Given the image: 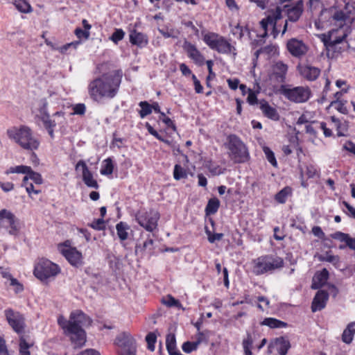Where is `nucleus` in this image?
I'll return each mask as SVG.
<instances>
[{
    "mask_svg": "<svg viewBox=\"0 0 355 355\" xmlns=\"http://www.w3.org/2000/svg\"><path fill=\"white\" fill-rule=\"evenodd\" d=\"M321 261H327L329 263H336L338 262L339 258L331 254H327L326 255H321L319 257Z\"/></svg>",
    "mask_w": 355,
    "mask_h": 355,
    "instance_id": "55",
    "label": "nucleus"
},
{
    "mask_svg": "<svg viewBox=\"0 0 355 355\" xmlns=\"http://www.w3.org/2000/svg\"><path fill=\"white\" fill-rule=\"evenodd\" d=\"M205 167L209 170L212 175H219L224 173L225 169L222 168L219 165L216 164L211 160L205 162Z\"/></svg>",
    "mask_w": 355,
    "mask_h": 355,
    "instance_id": "33",
    "label": "nucleus"
},
{
    "mask_svg": "<svg viewBox=\"0 0 355 355\" xmlns=\"http://www.w3.org/2000/svg\"><path fill=\"white\" fill-rule=\"evenodd\" d=\"M23 185L26 187V190L29 194L31 198H33L34 195H38L41 193L40 189H37L35 187L33 182H29L28 181V177L25 176L23 180Z\"/></svg>",
    "mask_w": 355,
    "mask_h": 355,
    "instance_id": "35",
    "label": "nucleus"
},
{
    "mask_svg": "<svg viewBox=\"0 0 355 355\" xmlns=\"http://www.w3.org/2000/svg\"><path fill=\"white\" fill-rule=\"evenodd\" d=\"M329 299V294L327 291L323 290L318 291L312 302L311 311L316 312L323 309Z\"/></svg>",
    "mask_w": 355,
    "mask_h": 355,
    "instance_id": "20",
    "label": "nucleus"
},
{
    "mask_svg": "<svg viewBox=\"0 0 355 355\" xmlns=\"http://www.w3.org/2000/svg\"><path fill=\"white\" fill-rule=\"evenodd\" d=\"M7 135L25 150H35L40 146L39 140L33 136L31 128L25 125L8 129Z\"/></svg>",
    "mask_w": 355,
    "mask_h": 355,
    "instance_id": "4",
    "label": "nucleus"
},
{
    "mask_svg": "<svg viewBox=\"0 0 355 355\" xmlns=\"http://www.w3.org/2000/svg\"><path fill=\"white\" fill-rule=\"evenodd\" d=\"M19 345L20 355H30L29 348L32 345L28 344L23 337L20 338Z\"/></svg>",
    "mask_w": 355,
    "mask_h": 355,
    "instance_id": "43",
    "label": "nucleus"
},
{
    "mask_svg": "<svg viewBox=\"0 0 355 355\" xmlns=\"http://www.w3.org/2000/svg\"><path fill=\"white\" fill-rule=\"evenodd\" d=\"M80 44V41L72 42H70V43L63 45L62 46L60 47L58 49V50L60 53H64L67 51V50L69 48L73 47V49H76Z\"/></svg>",
    "mask_w": 355,
    "mask_h": 355,
    "instance_id": "53",
    "label": "nucleus"
},
{
    "mask_svg": "<svg viewBox=\"0 0 355 355\" xmlns=\"http://www.w3.org/2000/svg\"><path fill=\"white\" fill-rule=\"evenodd\" d=\"M122 77L123 72L119 69L103 73L96 78L88 85L90 98L96 102L114 98L118 94Z\"/></svg>",
    "mask_w": 355,
    "mask_h": 355,
    "instance_id": "1",
    "label": "nucleus"
},
{
    "mask_svg": "<svg viewBox=\"0 0 355 355\" xmlns=\"http://www.w3.org/2000/svg\"><path fill=\"white\" fill-rule=\"evenodd\" d=\"M124 36L125 32L121 28H117L110 37V40L112 41L114 44H117L119 42L123 39Z\"/></svg>",
    "mask_w": 355,
    "mask_h": 355,
    "instance_id": "46",
    "label": "nucleus"
},
{
    "mask_svg": "<svg viewBox=\"0 0 355 355\" xmlns=\"http://www.w3.org/2000/svg\"><path fill=\"white\" fill-rule=\"evenodd\" d=\"M331 105H336V108L338 112L342 114H346L348 112L347 107L345 105V103L342 101H333L331 102Z\"/></svg>",
    "mask_w": 355,
    "mask_h": 355,
    "instance_id": "58",
    "label": "nucleus"
},
{
    "mask_svg": "<svg viewBox=\"0 0 355 355\" xmlns=\"http://www.w3.org/2000/svg\"><path fill=\"white\" fill-rule=\"evenodd\" d=\"M0 355H9L6 341L0 337Z\"/></svg>",
    "mask_w": 355,
    "mask_h": 355,
    "instance_id": "63",
    "label": "nucleus"
},
{
    "mask_svg": "<svg viewBox=\"0 0 355 355\" xmlns=\"http://www.w3.org/2000/svg\"><path fill=\"white\" fill-rule=\"evenodd\" d=\"M31 166L19 165V166L10 167L6 171V174L8 175L10 173H22V174H26V175H27L28 172H31Z\"/></svg>",
    "mask_w": 355,
    "mask_h": 355,
    "instance_id": "37",
    "label": "nucleus"
},
{
    "mask_svg": "<svg viewBox=\"0 0 355 355\" xmlns=\"http://www.w3.org/2000/svg\"><path fill=\"white\" fill-rule=\"evenodd\" d=\"M86 107L83 103H78L73 106V111L74 114L83 115L85 114Z\"/></svg>",
    "mask_w": 355,
    "mask_h": 355,
    "instance_id": "57",
    "label": "nucleus"
},
{
    "mask_svg": "<svg viewBox=\"0 0 355 355\" xmlns=\"http://www.w3.org/2000/svg\"><path fill=\"white\" fill-rule=\"evenodd\" d=\"M129 226L123 222H120L116 225L117 235L121 241H125L128 237V230Z\"/></svg>",
    "mask_w": 355,
    "mask_h": 355,
    "instance_id": "31",
    "label": "nucleus"
},
{
    "mask_svg": "<svg viewBox=\"0 0 355 355\" xmlns=\"http://www.w3.org/2000/svg\"><path fill=\"white\" fill-rule=\"evenodd\" d=\"M116 344L123 347L121 355H135L136 348L134 340L126 333L117 336Z\"/></svg>",
    "mask_w": 355,
    "mask_h": 355,
    "instance_id": "14",
    "label": "nucleus"
},
{
    "mask_svg": "<svg viewBox=\"0 0 355 355\" xmlns=\"http://www.w3.org/2000/svg\"><path fill=\"white\" fill-rule=\"evenodd\" d=\"M331 121L335 123V125L337 126V131H338V136L341 137L345 135V132L348 129V123L347 121H344L343 123H341L338 119H336L335 116L331 117Z\"/></svg>",
    "mask_w": 355,
    "mask_h": 355,
    "instance_id": "38",
    "label": "nucleus"
},
{
    "mask_svg": "<svg viewBox=\"0 0 355 355\" xmlns=\"http://www.w3.org/2000/svg\"><path fill=\"white\" fill-rule=\"evenodd\" d=\"M157 340V336L153 332L148 333L146 336V341L148 345V349L150 351L155 350V343Z\"/></svg>",
    "mask_w": 355,
    "mask_h": 355,
    "instance_id": "48",
    "label": "nucleus"
},
{
    "mask_svg": "<svg viewBox=\"0 0 355 355\" xmlns=\"http://www.w3.org/2000/svg\"><path fill=\"white\" fill-rule=\"evenodd\" d=\"M89 225L96 230H103L105 227V220L103 218H98L94 220Z\"/></svg>",
    "mask_w": 355,
    "mask_h": 355,
    "instance_id": "52",
    "label": "nucleus"
},
{
    "mask_svg": "<svg viewBox=\"0 0 355 355\" xmlns=\"http://www.w3.org/2000/svg\"><path fill=\"white\" fill-rule=\"evenodd\" d=\"M355 334V322L349 323L342 334V340L346 344H350Z\"/></svg>",
    "mask_w": 355,
    "mask_h": 355,
    "instance_id": "29",
    "label": "nucleus"
},
{
    "mask_svg": "<svg viewBox=\"0 0 355 355\" xmlns=\"http://www.w3.org/2000/svg\"><path fill=\"white\" fill-rule=\"evenodd\" d=\"M288 20L291 22H297L301 17L304 11V1L299 0L295 3L284 6Z\"/></svg>",
    "mask_w": 355,
    "mask_h": 355,
    "instance_id": "16",
    "label": "nucleus"
},
{
    "mask_svg": "<svg viewBox=\"0 0 355 355\" xmlns=\"http://www.w3.org/2000/svg\"><path fill=\"white\" fill-rule=\"evenodd\" d=\"M329 272L326 268L322 269L320 272L316 273L313 278L311 288L318 289L321 288L327 281Z\"/></svg>",
    "mask_w": 355,
    "mask_h": 355,
    "instance_id": "25",
    "label": "nucleus"
},
{
    "mask_svg": "<svg viewBox=\"0 0 355 355\" xmlns=\"http://www.w3.org/2000/svg\"><path fill=\"white\" fill-rule=\"evenodd\" d=\"M206 233L208 235V241L213 243L216 241H220L223 237V234L222 233H216L214 234H211V232L208 230H206Z\"/></svg>",
    "mask_w": 355,
    "mask_h": 355,
    "instance_id": "56",
    "label": "nucleus"
},
{
    "mask_svg": "<svg viewBox=\"0 0 355 355\" xmlns=\"http://www.w3.org/2000/svg\"><path fill=\"white\" fill-rule=\"evenodd\" d=\"M225 146L227 149L229 158L234 163L241 164L248 161L250 155L248 148L236 135H230L227 137Z\"/></svg>",
    "mask_w": 355,
    "mask_h": 355,
    "instance_id": "5",
    "label": "nucleus"
},
{
    "mask_svg": "<svg viewBox=\"0 0 355 355\" xmlns=\"http://www.w3.org/2000/svg\"><path fill=\"white\" fill-rule=\"evenodd\" d=\"M162 302L168 307L175 306L177 307L178 309H181L182 310L184 309L182 307L181 303L171 295H168L166 297L163 298L162 300Z\"/></svg>",
    "mask_w": 355,
    "mask_h": 355,
    "instance_id": "36",
    "label": "nucleus"
},
{
    "mask_svg": "<svg viewBox=\"0 0 355 355\" xmlns=\"http://www.w3.org/2000/svg\"><path fill=\"white\" fill-rule=\"evenodd\" d=\"M38 106L39 116L41 119H44L45 116H49L47 112L48 103L46 99H41L38 103Z\"/></svg>",
    "mask_w": 355,
    "mask_h": 355,
    "instance_id": "40",
    "label": "nucleus"
},
{
    "mask_svg": "<svg viewBox=\"0 0 355 355\" xmlns=\"http://www.w3.org/2000/svg\"><path fill=\"white\" fill-rule=\"evenodd\" d=\"M80 167L82 168L83 171V180L84 183L91 188L98 189V184L97 181L93 178V175L89 170L87 166L83 160H80L76 165V170H78Z\"/></svg>",
    "mask_w": 355,
    "mask_h": 355,
    "instance_id": "18",
    "label": "nucleus"
},
{
    "mask_svg": "<svg viewBox=\"0 0 355 355\" xmlns=\"http://www.w3.org/2000/svg\"><path fill=\"white\" fill-rule=\"evenodd\" d=\"M280 93L290 101L296 103L306 102L311 96V92L308 87H293L282 85L279 89Z\"/></svg>",
    "mask_w": 355,
    "mask_h": 355,
    "instance_id": "8",
    "label": "nucleus"
},
{
    "mask_svg": "<svg viewBox=\"0 0 355 355\" xmlns=\"http://www.w3.org/2000/svg\"><path fill=\"white\" fill-rule=\"evenodd\" d=\"M159 214L157 211H139L135 215L137 223L148 232H152L157 227Z\"/></svg>",
    "mask_w": 355,
    "mask_h": 355,
    "instance_id": "12",
    "label": "nucleus"
},
{
    "mask_svg": "<svg viewBox=\"0 0 355 355\" xmlns=\"http://www.w3.org/2000/svg\"><path fill=\"white\" fill-rule=\"evenodd\" d=\"M318 173L316 167L313 165L306 166V174L309 178H313Z\"/></svg>",
    "mask_w": 355,
    "mask_h": 355,
    "instance_id": "60",
    "label": "nucleus"
},
{
    "mask_svg": "<svg viewBox=\"0 0 355 355\" xmlns=\"http://www.w3.org/2000/svg\"><path fill=\"white\" fill-rule=\"evenodd\" d=\"M274 75L279 83H284L288 71V66L281 61L277 62L273 67Z\"/></svg>",
    "mask_w": 355,
    "mask_h": 355,
    "instance_id": "26",
    "label": "nucleus"
},
{
    "mask_svg": "<svg viewBox=\"0 0 355 355\" xmlns=\"http://www.w3.org/2000/svg\"><path fill=\"white\" fill-rule=\"evenodd\" d=\"M343 205L346 207L347 209V215L352 218H354L355 219V208L353 207L351 205H349L347 202L343 201Z\"/></svg>",
    "mask_w": 355,
    "mask_h": 355,
    "instance_id": "62",
    "label": "nucleus"
},
{
    "mask_svg": "<svg viewBox=\"0 0 355 355\" xmlns=\"http://www.w3.org/2000/svg\"><path fill=\"white\" fill-rule=\"evenodd\" d=\"M166 344L168 352L170 355H183L176 350V340L175 334H169L167 335Z\"/></svg>",
    "mask_w": 355,
    "mask_h": 355,
    "instance_id": "28",
    "label": "nucleus"
},
{
    "mask_svg": "<svg viewBox=\"0 0 355 355\" xmlns=\"http://www.w3.org/2000/svg\"><path fill=\"white\" fill-rule=\"evenodd\" d=\"M282 17L281 8L277 6L275 10H270L268 16L260 21L261 26L264 31L261 37L264 38L268 36L267 28L268 25H270L272 26V35L275 39L277 38L280 32V30L278 28L277 21L281 19Z\"/></svg>",
    "mask_w": 355,
    "mask_h": 355,
    "instance_id": "11",
    "label": "nucleus"
},
{
    "mask_svg": "<svg viewBox=\"0 0 355 355\" xmlns=\"http://www.w3.org/2000/svg\"><path fill=\"white\" fill-rule=\"evenodd\" d=\"M26 176L28 177V180H32L35 184H41L42 183V178L41 175L38 173L34 172L32 169L31 172H28Z\"/></svg>",
    "mask_w": 355,
    "mask_h": 355,
    "instance_id": "50",
    "label": "nucleus"
},
{
    "mask_svg": "<svg viewBox=\"0 0 355 355\" xmlns=\"http://www.w3.org/2000/svg\"><path fill=\"white\" fill-rule=\"evenodd\" d=\"M187 176L186 171L179 164H175L173 171V177L175 180H179L186 178Z\"/></svg>",
    "mask_w": 355,
    "mask_h": 355,
    "instance_id": "45",
    "label": "nucleus"
},
{
    "mask_svg": "<svg viewBox=\"0 0 355 355\" xmlns=\"http://www.w3.org/2000/svg\"><path fill=\"white\" fill-rule=\"evenodd\" d=\"M200 340L197 342H189L187 341L182 345V350L186 353H191V352L196 350L200 344Z\"/></svg>",
    "mask_w": 355,
    "mask_h": 355,
    "instance_id": "49",
    "label": "nucleus"
},
{
    "mask_svg": "<svg viewBox=\"0 0 355 355\" xmlns=\"http://www.w3.org/2000/svg\"><path fill=\"white\" fill-rule=\"evenodd\" d=\"M259 108L264 116L272 121L279 120V114L277 110L275 107L270 106L266 101L261 100L259 101Z\"/></svg>",
    "mask_w": 355,
    "mask_h": 355,
    "instance_id": "23",
    "label": "nucleus"
},
{
    "mask_svg": "<svg viewBox=\"0 0 355 355\" xmlns=\"http://www.w3.org/2000/svg\"><path fill=\"white\" fill-rule=\"evenodd\" d=\"M5 315L8 324L16 332L20 333L23 331L24 327V318L21 314L9 309L5 311Z\"/></svg>",
    "mask_w": 355,
    "mask_h": 355,
    "instance_id": "15",
    "label": "nucleus"
},
{
    "mask_svg": "<svg viewBox=\"0 0 355 355\" xmlns=\"http://www.w3.org/2000/svg\"><path fill=\"white\" fill-rule=\"evenodd\" d=\"M12 3L22 13H30L33 11L31 6L26 0H12Z\"/></svg>",
    "mask_w": 355,
    "mask_h": 355,
    "instance_id": "30",
    "label": "nucleus"
},
{
    "mask_svg": "<svg viewBox=\"0 0 355 355\" xmlns=\"http://www.w3.org/2000/svg\"><path fill=\"white\" fill-rule=\"evenodd\" d=\"M44 123L45 128L47 130L49 135L51 138L54 137L53 128L55 126V122L49 119V116H45L41 119Z\"/></svg>",
    "mask_w": 355,
    "mask_h": 355,
    "instance_id": "41",
    "label": "nucleus"
},
{
    "mask_svg": "<svg viewBox=\"0 0 355 355\" xmlns=\"http://www.w3.org/2000/svg\"><path fill=\"white\" fill-rule=\"evenodd\" d=\"M74 33H75L76 36L80 40L82 38L87 40L90 36L89 31L83 30L80 28H76L74 31Z\"/></svg>",
    "mask_w": 355,
    "mask_h": 355,
    "instance_id": "54",
    "label": "nucleus"
},
{
    "mask_svg": "<svg viewBox=\"0 0 355 355\" xmlns=\"http://www.w3.org/2000/svg\"><path fill=\"white\" fill-rule=\"evenodd\" d=\"M183 48L186 51L188 56L192 59L196 64L198 65L203 64L205 58L195 45L186 41L184 43Z\"/></svg>",
    "mask_w": 355,
    "mask_h": 355,
    "instance_id": "21",
    "label": "nucleus"
},
{
    "mask_svg": "<svg viewBox=\"0 0 355 355\" xmlns=\"http://www.w3.org/2000/svg\"><path fill=\"white\" fill-rule=\"evenodd\" d=\"M261 49L263 54L266 55L268 57L273 56L277 52V46L273 44L267 45Z\"/></svg>",
    "mask_w": 355,
    "mask_h": 355,
    "instance_id": "51",
    "label": "nucleus"
},
{
    "mask_svg": "<svg viewBox=\"0 0 355 355\" xmlns=\"http://www.w3.org/2000/svg\"><path fill=\"white\" fill-rule=\"evenodd\" d=\"M92 322L86 314L79 310L71 312L68 320L62 315L58 318V324L64 334L70 338L75 347H81L85 345L86 332L83 327L89 326Z\"/></svg>",
    "mask_w": 355,
    "mask_h": 355,
    "instance_id": "2",
    "label": "nucleus"
},
{
    "mask_svg": "<svg viewBox=\"0 0 355 355\" xmlns=\"http://www.w3.org/2000/svg\"><path fill=\"white\" fill-rule=\"evenodd\" d=\"M263 150L265 153V155L268 159V161L273 166H277V160L275 159V155H274V153L270 150V148L269 147H267V146H264L263 148Z\"/></svg>",
    "mask_w": 355,
    "mask_h": 355,
    "instance_id": "47",
    "label": "nucleus"
},
{
    "mask_svg": "<svg viewBox=\"0 0 355 355\" xmlns=\"http://www.w3.org/2000/svg\"><path fill=\"white\" fill-rule=\"evenodd\" d=\"M291 192L288 187H285L275 195V200L279 203H284L286 198Z\"/></svg>",
    "mask_w": 355,
    "mask_h": 355,
    "instance_id": "44",
    "label": "nucleus"
},
{
    "mask_svg": "<svg viewBox=\"0 0 355 355\" xmlns=\"http://www.w3.org/2000/svg\"><path fill=\"white\" fill-rule=\"evenodd\" d=\"M284 266V261L280 257L274 258L271 256H261L253 260L252 272L256 275L271 272Z\"/></svg>",
    "mask_w": 355,
    "mask_h": 355,
    "instance_id": "7",
    "label": "nucleus"
},
{
    "mask_svg": "<svg viewBox=\"0 0 355 355\" xmlns=\"http://www.w3.org/2000/svg\"><path fill=\"white\" fill-rule=\"evenodd\" d=\"M158 31L164 38L177 37V35L175 34V31L173 29H171L170 31H165L164 29L159 28Z\"/></svg>",
    "mask_w": 355,
    "mask_h": 355,
    "instance_id": "59",
    "label": "nucleus"
},
{
    "mask_svg": "<svg viewBox=\"0 0 355 355\" xmlns=\"http://www.w3.org/2000/svg\"><path fill=\"white\" fill-rule=\"evenodd\" d=\"M271 347H275L279 355H286L291 347V344L289 340L284 337H279L275 338L268 347L270 348Z\"/></svg>",
    "mask_w": 355,
    "mask_h": 355,
    "instance_id": "24",
    "label": "nucleus"
},
{
    "mask_svg": "<svg viewBox=\"0 0 355 355\" xmlns=\"http://www.w3.org/2000/svg\"><path fill=\"white\" fill-rule=\"evenodd\" d=\"M139 105L141 107V110L139 111L141 118H144L151 114L152 106L147 101H141Z\"/></svg>",
    "mask_w": 355,
    "mask_h": 355,
    "instance_id": "42",
    "label": "nucleus"
},
{
    "mask_svg": "<svg viewBox=\"0 0 355 355\" xmlns=\"http://www.w3.org/2000/svg\"><path fill=\"white\" fill-rule=\"evenodd\" d=\"M220 201L216 198H211L206 206L205 211L207 214H214L218 209Z\"/></svg>",
    "mask_w": 355,
    "mask_h": 355,
    "instance_id": "32",
    "label": "nucleus"
},
{
    "mask_svg": "<svg viewBox=\"0 0 355 355\" xmlns=\"http://www.w3.org/2000/svg\"><path fill=\"white\" fill-rule=\"evenodd\" d=\"M344 242L346 243V245L349 247V249L353 250H355V239L350 237L349 235L347 234Z\"/></svg>",
    "mask_w": 355,
    "mask_h": 355,
    "instance_id": "64",
    "label": "nucleus"
},
{
    "mask_svg": "<svg viewBox=\"0 0 355 355\" xmlns=\"http://www.w3.org/2000/svg\"><path fill=\"white\" fill-rule=\"evenodd\" d=\"M114 165L112 159L110 157L105 159L103 161L102 168L101 169V173L102 175H108L113 173Z\"/></svg>",
    "mask_w": 355,
    "mask_h": 355,
    "instance_id": "39",
    "label": "nucleus"
},
{
    "mask_svg": "<svg viewBox=\"0 0 355 355\" xmlns=\"http://www.w3.org/2000/svg\"><path fill=\"white\" fill-rule=\"evenodd\" d=\"M129 40L132 44L136 45L139 48L146 46L148 43V36L143 33L138 32L135 29L130 31Z\"/></svg>",
    "mask_w": 355,
    "mask_h": 355,
    "instance_id": "22",
    "label": "nucleus"
},
{
    "mask_svg": "<svg viewBox=\"0 0 355 355\" xmlns=\"http://www.w3.org/2000/svg\"><path fill=\"white\" fill-rule=\"evenodd\" d=\"M205 44L212 50L222 54L232 53L236 55V50L224 37L214 33H209L203 38Z\"/></svg>",
    "mask_w": 355,
    "mask_h": 355,
    "instance_id": "6",
    "label": "nucleus"
},
{
    "mask_svg": "<svg viewBox=\"0 0 355 355\" xmlns=\"http://www.w3.org/2000/svg\"><path fill=\"white\" fill-rule=\"evenodd\" d=\"M261 324L263 325L268 326L270 328H282L286 326V324L284 322L272 318L264 319Z\"/></svg>",
    "mask_w": 355,
    "mask_h": 355,
    "instance_id": "34",
    "label": "nucleus"
},
{
    "mask_svg": "<svg viewBox=\"0 0 355 355\" xmlns=\"http://www.w3.org/2000/svg\"><path fill=\"white\" fill-rule=\"evenodd\" d=\"M286 46L289 53L297 58L302 57L308 51L307 46L302 40L296 38L289 40Z\"/></svg>",
    "mask_w": 355,
    "mask_h": 355,
    "instance_id": "17",
    "label": "nucleus"
},
{
    "mask_svg": "<svg viewBox=\"0 0 355 355\" xmlns=\"http://www.w3.org/2000/svg\"><path fill=\"white\" fill-rule=\"evenodd\" d=\"M60 272L58 265L48 259H40L35 266L34 275L39 279L44 281L55 277Z\"/></svg>",
    "mask_w": 355,
    "mask_h": 355,
    "instance_id": "10",
    "label": "nucleus"
},
{
    "mask_svg": "<svg viewBox=\"0 0 355 355\" xmlns=\"http://www.w3.org/2000/svg\"><path fill=\"white\" fill-rule=\"evenodd\" d=\"M192 79L193 80L196 92L197 94L202 93V90H203V87L201 85L200 82L198 80V78H196V76L194 74L192 75Z\"/></svg>",
    "mask_w": 355,
    "mask_h": 355,
    "instance_id": "61",
    "label": "nucleus"
},
{
    "mask_svg": "<svg viewBox=\"0 0 355 355\" xmlns=\"http://www.w3.org/2000/svg\"><path fill=\"white\" fill-rule=\"evenodd\" d=\"M297 69L301 76L309 81L316 80L320 74V69L311 64H300Z\"/></svg>",
    "mask_w": 355,
    "mask_h": 355,
    "instance_id": "19",
    "label": "nucleus"
},
{
    "mask_svg": "<svg viewBox=\"0 0 355 355\" xmlns=\"http://www.w3.org/2000/svg\"><path fill=\"white\" fill-rule=\"evenodd\" d=\"M351 31L350 26H341L332 28L327 35H322V41L326 47L329 58H336L347 49L348 44L345 39Z\"/></svg>",
    "mask_w": 355,
    "mask_h": 355,
    "instance_id": "3",
    "label": "nucleus"
},
{
    "mask_svg": "<svg viewBox=\"0 0 355 355\" xmlns=\"http://www.w3.org/2000/svg\"><path fill=\"white\" fill-rule=\"evenodd\" d=\"M20 230L19 220L10 210H0V232H6L10 235L16 236Z\"/></svg>",
    "mask_w": 355,
    "mask_h": 355,
    "instance_id": "9",
    "label": "nucleus"
},
{
    "mask_svg": "<svg viewBox=\"0 0 355 355\" xmlns=\"http://www.w3.org/2000/svg\"><path fill=\"white\" fill-rule=\"evenodd\" d=\"M349 16L343 10H336L331 17V23L336 26H349L347 24Z\"/></svg>",
    "mask_w": 355,
    "mask_h": 355,
    "instance_id": "27",
    "label": "nucleus"
},
{
    "mask_svg": "<svg viewBox=\"0 0 355 355\" xmlns=\"http://www.w3.org/2000/svg\"><path fill=\"white\" fill-rule=\"evenodd\" d=\"M58 249L66 259L73 266L78 267L82 263V254L76 248L70 246V241H66L60 244Z\"/></svg>",
    "mask_w": 355,
    "mask_h": 355,
    "instance_id": "13",
    "label": "nucleus"
}]
</instances>
